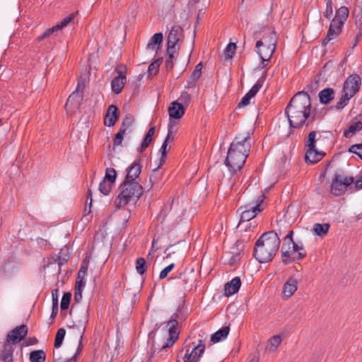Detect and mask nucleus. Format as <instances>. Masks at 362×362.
<instances>
[{
	"label": "nucleus",
	"instance_id": "052dcab7",
	"mask_svg": "<svg viewBox=\"0 0 362 362\" xmlns=\"http://www.w3.org/2000/svg\"><path fill=\"white\" fill-rule=\"evenodd\" d=\"M54 291L57 292V290L55 289V290L52 291V296H53L52 301L53 302H52V315H51L52 318H54L58 313V299L57 297L56 298L54 297Z\"/></svg>",
	"mask_w": 362,
	"mask_h": 362
},
{
	"label": "nucleus",
	"instance_id": "dca6fc26",
	"mask_svg": "<svg viewBox=\"0 0 362 362\" xmlns=\"http://www.w3.org/2000/svg\"><path fill=\"white\" fill-rule=\"evenodd\" d=\"M264 79L259 78L256 83L251 88V89L246 93L242 98L241 101L238 103V107L241 108L250 104V99L255 96L259 89L262 87Z\"/></svg>",
	"mask_w": 362,
	"mask_h": 362
},
{
	"label": "nucleus",
	"instance_id": "4c0bfd02",
	"mask_svg": "<svg viewBox=\"0 0 362 362\" xmlns=\"http://www.w3.org/2000/svg\"><path fill=\"white\" fill-rule=\"evenodd\" d=\"M281 342V338L279 335L273 336L268 341V349L269 351L274 352L277 347L280 345Z\"/></svg>",
	"mask_w": 362,
	"mask_h": 362
},
{
	"label": "nucleus",
	"instance_id": "1a4fd4ad",
	"mask_svg": "<svg viewBox=\"0 0 362 362\" xmlns=\"http://www.w3.org/2000/svg\"><path fill=\"white\" fill-rule=\"evenodd\" d=\"M291 245H292L291 251L288 247L286 248L285 244H283L281 247L282 262L285 264L302 259L307 255L303 244H298L293 242Z\"/></svg>",
	"mask_w": 362,
	"mask_h": 362
},
{
	"label": "nucleus",
	"instance_id": "5701e85b",
	"mask_svg": "<svg viewBox=\"0 0 362 362\" xmlns=\"http://www.w3.org/2000/svg\"><path fill=\"white\" fill-rule=\"evenodd\" d=\"M180 47H167L165 66L168 70L172 71L174 67V62L179 55Z\"/></svg>",
	"mask_w": 362,
	"mask_h": 362
},
{
	"label": "nucleus",
	"instance_id": "aec40b11",
	"mask_svg": "<svg viewBox=\"0 0 362 362\" xmlns=\"http://www.w3.org/2000/svg\"><path fill=\"white\" fill-rule=\"evenodd\" d=\"M118 108L115 105H110L104 118V124L109 127H113L118 119Z\"/></svg>",
	"mask_w": 362,
	"mask_h": 362
},
{
	"label": "nucleus",
	"instance_id": "4d7b16f0",
	"mask_svg": "<svg viewBox=\"0 0 362 362\" xmlns=\"http://www.w3.org/2000/svg\"><path fill=\"white\" fill-rule=\"evenodd\" d=\"M86 87V79L81 77L78 81L74 92L82 94L83 93L84 88Z\"/></svg>",
	"mask_w": 362,
	"mask_h": 362
},
{
	"label": "nucleus",
	"instance_id": "4be33fe9",
	"mask_svg": "<svg viewBox=\"0 0 362 362\" xmlns=\"http://www.w3.org/2000/svg\"><path fill=\"white\" fill-rule=\"evenodd\" d=\"M185 108L182 103L177 101H173L171 103L168 107L169 116L171 118L179 119L185 114Z\"/></svg>",
	"mask_w": 362,
	"mask_h": 362
},
{
	"label": "nucleus",
	"instance_id": "8fccbe9b",
	"mask_svg": "<svg viewBox=\"0 0 362 362\" xmlns=\"http://www.w3.org/2000/svg\"><path fill=\"white\" fill-rule=\"evenodd\" d=\"M174 279H178L181 280V281H182L181 284L182 285H187V284L191 283L192 281V279L187 276V274L186 273L185 271L179 272L177 276H176V277H175Z\"/></svg>",
	"mask_w": 362,
	"mask_h": 362
},
{
	"label": "nucleus",
	"instance_id": "f03ea898",
	"mask_svg": "<svg viewBox=\"0 0 362 362\" xmlns=\"http://www.w3.org/2000/svg\"><path fill=\"white\" fill-rule=\"evenodd\" d=\"M278 234L273 231L262 234L255 243L254 256L261 263L271 261L276 255L280 245Z\"/></svg>",
	"mask_w": 362,
	"mask_h": 362
},
{
	"label": "nucleus",
	"instance_id": "f257e3e1",
	"mask_svg": "<svg viewBox=\"0 0 362 362\" xmlns=\"http://www.w3.org/2000/svg\"><path fill=\"white\" fill-rule=\"evenodd\" d=\"M310 110L311 100L309 94L304 90L298 92L285 109L290 126L299 128L304 124L310 116Z\"/></svg>",
	"mask_w": 362,
	"mask_h": 362
},
{
	"label": "nucleus",
	"instance_id": "f8f14e48",
	"mask_svg": "<svg viewBox=\"0 0 362 362\" xmlns=\"http://www.w3.org/2000/svg\"><path fill=\"white\" fill-rule=\"evenodd\" d=\"M122 69H125V67H123L122 65L116 67L115 71L118 76L115 77L111 82L112 90L115 94L120 93L126 83V74L122 71Z\"/></svg>",
	"mask_w": 362,
	"mask_h": 362
},
{
	"label": "nucleus",
	"instance_id": "a19ab883",
	"mask_svg": "<svg viewBox=\"0 0 362 362\" xmlns=\"http://www.w3.org/2000/svg\"><path fill=\"white\" fill-rule=\"evenodd\" d=\"M76 13H72L69 16H66L60 23L55 25L56 28L58 30H62L66 25H68L76 17Z\"/></svg>",
	"mask_w": 362,
	"mask_h": 362
},
{
	"label": "nucleus",
	"instance_id": "c756f323",
	"mask_svg": "<svg viewBox=\"0 0 362 362\" xmlns=\"http://www.w3.org/2000/svg\"><path fill=\"white\" fill-rule=\"evenodd\" d=\"M16 270V267L12 259H7L1 266L2 275L5 278L11 277Z\"/></svg>",
	"mask_w": 362,
	"mask_h": 362
},
{
	"label": "nucleus",
	"instance_id": "c9c22d12",
	"mask_svg": "<svg viewBox=\"0 0 362 362\" xmlns=\"http://www.w3.org/2000/svg\"><path fill=\"white\" fill-rule=\"evenodd\" d=\"M29 358L31 362H44L46 354L43 350H35L30 352Z\"/></svg>",
	"mask_w": 362,
	"mask_h": 362
},
{
	"label": "nucleus",
	"instance_id": "20e7f679",
	"mask_svg": "<svg viewBox=\"0 0 362 362\" xmlns=\"http://www.w3.org/2000/svg\"><path fill=\"white\" fill-rule=\"evenodd\" d=\"M349 14V9L346 6H341L337 10L336 15L329 25L327 35L322 40L323 45H326L331 40L335 39L340 34Z\"/></svg>",
	"mask_w": 362,
	"mask_h": 362
},
{
	"label": "nucleus",
	"instance_id": "ea45409f",
	"mask_svg": "<svg viewBox=\"0 0 362 362\" xmlns=\"http://www.w3.org/2000/svg\"><path fill=\"white\" fill-rule=\"evenodd\" d=\"M65 334V329L60 328L57 330L54 344L55 348H59L62 346Z\"/></svg>",
	"mask_w": 362,
	"mask_h": 362
},
{
	"label": "nucleus",
	"instance_id": "9d476101",
	"mask_svg": "<svg viewBox=\"0 0 362 362\" xmlns=\"http://www.w3.org/2000/svg\"><path fill=\"white\" fill-rule=\"evenodd\" d=\"M354 182V177L335 175L331 184V193L338 197L345 192L347 187Z\"/></svg>",
	"mask_w": 362,
	"mask_h": 362
},
{
	"label": "nucleus",
	"instance_id": "7c9ffc66",
	"mask_svg": "<svg viewBox=\"0 0 362 362\" xmlns=\"http://www.w3.org/2000/svg\"><path fill=\"white\" fill-rule=\"evenodd\" d=\"M230 331V327L229 326H225L211 334V341L213 343H218L222 340H224L226 339V337L228 335Z\"/></svg>",
	"mask_w": 362,
	"mask_h": 362
},
{
	"label": "nucleus",
	"instance_id": "79ce46f5",
	"mask_svg": "<svg viewBox=\"0 0 362 362\" xmlns=\"http://www.w3.org/2000/svg\"><path fill=\"white\" fill-rule=\"evenodd\" d=\"M113 185L112 182L103 180L99 185V191L104 195H108L112 189Z\"/></svg>",
	"mask_w": 362,
	"mask_h": 362
},
{
	"label": "nucleus",
	"instance_id": "a211bd4d",
	"mask_svg": "<svg viewBox=\"0 0 362 362\" xmlns=\"http://www.w3.org/2000/svg\"><path fill=\"white\" fill-rule=\"evenodd\" d=\"M298 288L297 279L291 277L289 278L283 286L282 294L284 299H288L291 298Z\"/></svg>",
	"mask_w": 362,
	"mask_h": 362
},
{
	"label": "nucleus",
	"instance_id": "e433bc0d",
	"mask_svg": "<svg viewBox=\"0 0 362 362\" xmlns=\"http://www.w3.org/2000/svg\"><path fill=\"white\" fill-rule=\"evenodd\" d=\"M329 228L330 225L329 223H315L313 227V230L316 235L324 236L327 233Z\"/></svg>",
	"mask_w": 362,
	"mask_h": 362
},
{
	"label": "nucleus",
	"instance_id": "3c124183",
	"mask_svg": "<svg viewBox=\"0 0 362 362\" xmlns=\"http://www.w3.org/2000/svg\"><path fill=\"white\" fill-rule=\"evenodd\" d=\"M349 152L356 154L362 160V143L351 145Z\"/></svg>",
	"mask_w": 362,
	"mask_h": 362
},
{
	"label": "nucleus",
	"instance_id": "13d9d810",
	"mask_svg": "<svg viewBox=\"0 0 362 362\" xmlns=\"http://www.w3.org/2000/svg\"><path fill=\"white\" fill-rule=\"evenodd\" d=\"M175 264L173 263L169 264L168 266L165 267L159 274V279H163L165 277H167L168 274L174 269Z\"/></svg>",
	"mask_w": 362,
	"mask_h": 362
},
{
	"label": "nucleus",
	"instance_id": "412c9836",
	"mask_svg": "<svg viewBox=\"0 0 362 362\" xmlns=\"http://www.w3.org/2000/svg\"><path fill=\"white\" fill-rule=\"evenodd\" d=\"M276 48V47L272 46V44L271 43H269V45H262L261 47H259V48H256L257 52L262 60V64H264V62H269L271 59Z\"/></svg>",
	"mask_w": 362,
	"mask_h": 362
},
{
	"label": "nucleus",
	"instance_id": "338daca9",
	"mask_svg": "<svg viewBox=\"0 0 362 362\" xmlns=\"http://www.w3.org/2000/svg\"><path fill=\"white\" fill-rule=\"evenodd\" d=\"M134 122V117L131 115H126L122 120V122H124L125 124H127L129 127H132Z\"/></svg>",
	"mask_w": 362,
	"mask_h": 362
},
{
	"label": "nucleus",
	"instance_id": "423d86ee",
	"mask_svg": "<svg viewBox=\"0 0 362 362\" xmlns=\"http://www.w3.org/2000/svg\"><path fill=\"white\" fill-rule=\"evenodd\" d=\"M235 146V144H230L228 151L227 157L225 160V164L234 171L240 170L243 167L249 156L248 146L247 144L245 150L243 151L244 153L236 151L234 148Z\"/></svg>",
	"mask_w": 362,
	"mask_h": 362
},
{
	"label": "nucleus",
	"instance_id": "ddd939ff",
	"mask_svg": "<svg viewBox=\"0 0 362 362\" xmlns=\"http://www.w3.org/2000/svg\"><path fill=\"white\" fill-rule=\"evenodd\" d=\"M28 328L25 325L16 327L7 334L6 339L8 342L18 344L22 341L28 334Z\"/></svg>",
	"mask_w": 362,
	"mask_h": 362
},
{
	"label": "nucleus",
	"instance_id": "b1692460",
	"mask_svg": "<svg viewBox=\"0 0 362 362\" xmlns=\"http://www.w3.org/2000/svg\"><path fill=\"white\" fill-rule=\"evenodd\" d=\"M241 286V280L240 277L236 276L230 281L227 282L224 286L225 295L230 296L236 293Z\"/></svg>",
	"mask_w": 362,
	"mask_h": 362
},
{
	"label": "nucleus",
	"instance_id": "603ef678",
	"mask_svg": "<svg viewBox=\"0 0 362 362\" xmlns=\"http://www.w3.org/2000/svg\"><path fill=\"white\" fill-rule=\"evenodd\" d=\"M333 2L332 0H327L326 1V8L324 12V16L327 18L330 19L332 13H333Z\"/></svg>",
	"mask_w": 362,
	"mask_h": 362
},
{
	"label": "nucleus",
	"instance_id": "de8ad7c7",
	"mask_svg": "<svg viewBox=\"0 0 362 362\" xmlns=\"http://www.w3.org/2000/svg\"><path fill=\"white\" fill-rule=\"evenodd\" d=\"M162 60V58H158L149 65L148 71L150 74L156 75L158 72Z\"/></svg>",
	"mask_w": 362,
	"mask_h": 362
},
{
	"label": "nucleus",
	"instance_id": "39448f33",
	"mask_svg": "<svg viewBox=\"0 0 362 362\" xmlns=\"http://www.w3.org/2000/svg\"><path fill=\"white\" fill-rule=\"evenodd\" d=\"M264 199V194L261 192L255 199L241 206L237 211L238 213L240 214V223L252 220L258 214L262 212L264 209L263 203Z\"/></svg>",
	"mask_w": 362,
	"mask_h": 362
},
{
	"label": "nucleus",
	"instance_id": "f704fd0d",
	"mask_svg": "<svg viewBox=\"0 0 362 362\" xmlns=\"http://www.w3.org/2000/svg\"><path fill=\"white\" fill-rule=\"evenodd\" d=\"M362 129V122L358 121L350 124L348 129L344 132V136L346 138L354 135L357 132Z\"/></svg>",
	"mask_w": 362,
	"mask_h": 362
},
{
	"label": "nucleus",
	"instance_id": "393cba45",
	"mask_svg": "<svg viewBox=\"0 0 362 362\" xmlns=\"http://www.w3.org/2000/svg\"><path fill=\"white\" fill-rule=\"evenodd\" d=\"M83 95L82 94L73 92L68 98L65 104V109L69 111V107L71 109H78L83 100Z\"/></svg>",
	"mask_w": 362,
	"mask_h": 362
},
{
	"label": "nucleus",
	"instance_id": "bf43d9fd",
	"mask_svg": "<svg viewBox=\"0 0 362 362\" xmlns=\"http://www.w3.org/2000/svg\"><path fill=\"white\" fill-rule=\"evenodd\" d=\"M85 276H83V275H79L77 274V277H76V285H75V288H80V289H83V288L86 285V281H85Z\"/></svg>",
	"mask_w": 362,
	"mask_h": 362
},
{
	"label": "nucleus",
	"instance_id": "0eeeda50",
	"mask_svg": "<svg viewBox=\"0 0 362 362\" xmlns=\"http://www.w3.org/2000/svg\"><path fill=\"white\" fill-rule=\"evenodd\" d=\"M192 348L187 347L181 350L177 355V362H199L205 351V344L201 339L197 344L192 343Z\"/></svg>",
	"mask_w": 362,
	"mask_h": 362
},
{
	"label": "nucleus",
	"instance_id": "a878e982",
	"mask_svg": "<svg viewBox=\"0 0 362 362\" xmlns=\"http://www.w3.org/2000/svg\"><path fill=\"white\" fill-rule=\"evenodd\" d=\"M325 153L322 151H319L315 148H308L305 153V161L308 163L314 164L321 160L325 156Z\"/></svg>",
	"mask_w": 362,
	"mask_h": 362
},
{
	"label": "nucleus",
	"instance_id": "6e6552de",
	"mask_svg": "<svg viewBox=\"0 0 362 362\" xmlns=\"http://www.w3.org/2000/svg\"><path fill=\"white\" fill-rule=\"evenodd\" d=\"M178 318L179 314L177 313H174L170 319L168 321L167 327H168V337L166 341H163L161 344H158V347H156V346L153 345L155 349L154 352L156 349L163 350L172 346L177 340L179 337V333L177 329V326L178 325Z\"/></svg>",
	"mask_w": 362,
	"mask_h": 362
},
{
	"label": "nucleus",
	"instance_id": "2f4dec72",
	"mask_svg": "<svg viewBox=\"0 0 362 362\" xmlns=\"http://www.w3.org/2000/svg\"><path fill=\"white\" fill-rule=\"evenodd\" d=\"M170 148V147H169V148L168 149V144L164 143V142L163 143V144H162V146L160 147V151L161 152V158L160 159V164H159V165L156 168H155L153 170L152 174L150 175V180H151V182H156V180H153V178L155 177V174L157 172L158 168H159L160 166L162 165L164 163L165 158L167 156V153H168V152Z\"/></svg>",
	"mask_w": 362,
	"mask_h": 362
},
{
	"label": "nucleus",
	"instance_id": "680f3d73",
	"mask_svg": "<svg viewBox=\"0 0 362 362\" xmlns=\"http://www.w3.org/2000/svg\"><path fill=\"white\" fill-rule=\"evenodd\" d=\"M124 133L118 131L113 139V145L115 146H120L122 143Z\"/></svg>",
	"mask_w": 362,
	"mask_h": 362
},
{
	"label": "nucleus",
	"instance_id": "6ab92c4d",
	"mask_svg": "<svg viewBox=\"0 0 362 362\" xmlns=\"http://www.w3.org/2000/svg\"><path fill=\"white\" fill-rule=\"evenodd\" d=\"M354 16L355 17V25L357 33L353 44V48L356 46L362 37V9L355 8Z\"/></svg>",
	"mask_w": 362,
	"mask_h": 362
},
{
	"label": "nucleus",
	"instance_id": "c85d7f7f",
	"mask_svg": "<svg viewBox=\"0 0 362 362\" xmlns=\"http://www.w3.org/2000/svg\"><path fill=\"white\" fill-rule=\"evenodd\" d=\"M335 92L331 88L323 89L319 93L320 102L322 104L327 105L334 98Z\"/></svg>",
	"mask_w": 362,
	"mask_h": 362
},
{
	"label": "nucleus",
	"instance_id": "49530a36",
	"mask_svg": "<svg viewBox=\"0 0 362 362\" xmlns=\"http://www.w3.org/2000/svg\"><path fill=\"white\" fill-rule=\"evenodd\" d=\"M236 49V44L235 43H229L226 48L224 50V55L226 59H232L233 54H235V51Z\"/></svg>",
	"mask_w": 362,
	"mask_h": 362
},
{
	"label": "nucleus",
	"instance_id": "f3484780",
	"mask_svg": "<svg viewBox=\"0 0 362 362\" xmlns=\"http://www.w3.org/2000/svg\"><path fill=\"white\" fill-rule=\"evenodd\" d=\"M231 144L236 145L234 148L236 151L243 152L246 148V144L248 146V153L251 148V137L250 134L247 132L245 135L241 136L240 135L236 136Z\"/></svg>",
	"mask_w": 362,
	"mask_h": 362
},
{
	"label": "nucleus",
	"instance_id": "69168bd1",
	"mask_svg": "<svg viewBox=\"0 0 362 362\" xmlns=\"http://www.w3.org/2000/svg\"><path fill=\"white\" fill-rule=\"evenodd\" d=\"M63 250H61L59 252V255L57 256L56 262L58 263L59 265H62L65 263H66L69 260V257L66 256H62Z\"/></svg>",
	"mask_w": 362,
	"mask_h": 362
},
{
	"label": "nucleus",
	"instance_id": "09e8293b",
	"mask_svg": "<svg viewBox=\"0 0 362 362\" xmlns=\"http://www.w3.org/2000/svg\"><path fill=\"white\" fill-rule=\"evenodd\" d=\"M71 294L69 292H66L63 294L62 300H61V309L62 310H65L68 309L70 301H71Z\"/></svg>",
	"mask_w": 362,
	"mask_h": 362
},
{
	"label": "nucleus",
	"instance_id": "37998d69",
	"mask_svg": "<svg viewBox=\"0 0 362 362\" xmlns=\"http://www.w3.org/2000/svg\"><path fill=\"white\" fill-rule=\"evenodd\" d=\"M117 178V172L112 168H107L105 170V175L103 178L104 180L115 184Z\"/></svg>",
	"mask_w": 362,
	"mask_h": 362
},
{
	"label": "nucleus",
	"instance_id": "58836bf2",
	"mask_svg": "<svg viewBox=\"0 0 362 362\" xmlns=\"http://www.w3.org/2000/svg\"><path fill=\"white\" fill-rule=\"evenodd\" d=\"M351 98L353 97L350 96L347 93L343 92V95L335 105V109L337 110H342L349 103Z\"/></svg>",
	"mask_w": 362,
	"mask_h": 362
},
{
	"label": "nucleus",
	"instance_id": "7ed1b4c3",
	"mask_svg": "<svg viewBox=\"0 0 362 362\" xmlns=\"http://www.w3.org/2000/svg\"><path fill=\"white\" fill-rule=\"evenodd\" d=\"M119 194L115 199L116 208L120 209L127 205L132 200L137 201L142 195L143 187L139 182L124 180L118 188Z\"/></svg>",
	"mask_w": 362,
	"mask_h": 362
},
{
	"label": "nucleus",
	"instance_id": "9b49d317",
	"mask_svg": "<svg viewBox=\"0 0 362 362\" xmlns=\"http://www.w3.org/2000/svg\"><path fill=\"white\" fill-rule=\"evenodd\" d=\"M361 85V78L359 75L354 74L347 77L343 85V92L347 93L354 97L359 90Z\"/></svg>",
	"mask_w": 362,
	"mask_h": 362
},
{
	"label": "nucleus",
	"instance_id": "6e6d98bb",
	"mask_svg": "<svg viewBox=\"0 0 362 362\" xmlns=\"http://www.w3.org/2000/svg\"><path fill=\"white\" fill-rule=\"evenodd\" d=\"M56 31L59 30L56 28V26L54 25L53 27L46 30L41 35H40L37 37V40L41 41L42 40H45V38L50 37Z\"/></svg>",
	"mask_w": 362,
	"mask_h": 362
},
{
	"label": "nucleus",
	"instance_id": "473e14b6",
	"mask_svg": "<svg viewBox=\"0 0 362 362\" xmlns=\"http://www.w3.org/2000/svg\"><path fill=\"white\" fill-rule=\"evenodd\" d=\"M163 40V35L161 33H157L154 34L151 38L149 42L147 45V48L151 50L158 49L159 45L161 44Z\"/></svg>",
	"mask_w": 362,
	"mask_h": 362
},
{
	"label": "nucleus",
	"instance_id": "774afa93",
	"mask_svg": "<svg viewBox=\"0 0 362 362\" xmlns=\"http://www.w3.org/2000/svg\"><path fill=\"white\" fill-rule=\"evenodd\" d=\"M88 269V265L86 264V262H82L81 268L78 272V274L86 276L87 274Z\"/></svg>",
	"mask_w": 362,
	"mask_h": 362
},
{
	"label": "nucleus",
	"instance_id": "a18cd8bd",
	"mask_svg": "<svg viewBox=\"0 0 362 362\" xmlns=\"http://www.w3.org/2000/svg\"><path fill=\"white\" fill-rule=\"evenodd\" d=\"M316 135L317 133L315 131H311L308 136V139L305 141V146L308 148H316Z\"/></svg>",
	"mask_w": 362,
	"mask_h": 362
},
{
	"label": "nucleus",
	"instance_id": "5fc2aeb1",
	"mask_svg": "<svg viewBox=\"0 0 362 362\" xmlns=\"http://www.w3.org/2000/svg\"><path fill=\"white\" fill-rule=\"evenodd\" d=\"M202 64L199 63L196 65L193 72L191 75V78H192L193 81H197L202 74Z\"/></svg>",
	"mask_w": 362,
	"mask_h": 362
},
{
	"label": "nucleus",
	"instance_id": "72a5a7b5",
	"mask_svg": "<svg viewBox=\"0 0 362 362\" xmlns=\"http://www.w3.org/2000/svg\"><path fill=\"white\" fill-rule=\"evenodd\" d=\"M156 127H151L147 133L146 134L140 146V153L143 152L151 144L152 141V137L155 133Z\"/></svg>",
	"mask_w": 362,
	"mask_h": 362
},
{
	"label": "nucleus",
	"instance_id": "bb28decb",
	"mask_svg": "<svg viewBox=\"0 0 362 362\" xmlns=\"http://www.w3.org/2000/svg\"><path fill=\"white\" fill-rule=\"evenodd\" d=\"M16 343L8 342L6 339V341L3 346V350L1 353V360L4 362H13V345Z\"/></svg>",
	"mask_w": 362,
	"mask_h": 362
},
{
	"label": "nucleus",
	"instance_id": "c03bdc74",
	"mask_svg": "<svg viewBox=\"0 0 362 362\" xmlns=\"http://www.w3.org/2000/svg\"><path fill=\"white\" fill-rule=\"evenodd\" d=\"M136 270L138 274L143 275L146 271V262L144 258L139 257L136 261Z\"/></svg>",
	"mask_w": 362,
	"mask_h": 362
},
{
	"label": "nucleus",
	"instance_id": "0e129e2a",
	"mask_svg": "<svg viewBox=\"0 0 362 362\" xmlns=\"http://www.w3.org/2000/svg\"><path fill=\"white\" fill-rule=\"evenodd\" d=\"M293 230H289L288 234L285 236L284 238V241H285V245L287 244L288 245V249H291V244L293 243L294 241L293 240Z\"/></svg>",
	"mask_w": 362,
	"mask_h": 362
},
{
	"label": "nucleus",
	"instance_id": "e2e57ef3",
	"mask_svg": "<svg viewBox=\"0 0 362 362\" xmlns=\"http://www.w3.org/2000/svg\"><path fill=\"white\" fill-rule=\"evenodd\" d=\"M84 332H85V327H83L82 329V330H79V333H80L79 344H78V348L76 349V351L75 354L74 355V356H76V358H78V356L81 354V352L83 349V345L82 343V340H83Z\"/></svg>",
	"mask_w": 362,
	"mask_h": 362
},
{
	"label": "nucleus",
	"instance_id": "864d4df0",
	"mask_svg": "<svg viewBox=\"0 0 362 362\" xmlns=\"http://www.w3.org/2000/svg\"><path fill=\"white\" fill-rule=\"evenodd\" d=\"M179 100L180 101V103H182L183 105H185L187 106L191 102L192 96L187 92L183 91L181 93V95L179 98Z\"/></svg>",
	"mask_w": 362,
	"mask_h": 362
},
{
	"label": "nucleus",
	"instance_id": "4468645a",
	"mask_svg": "<svg viewBox=\"0 0 362 362\" xmlns=\"http://www.w3.org/2000/svg\"><path fill=\"white\" fill-rule=\"evenodd\" d=\"M183 38V30L180 25H174L168 36L167 47H179L177 46Z\"/></svg>",
	"mask_w": 362,
	"mask_h": 362
},
{
	"label": "nucleus",
	"instance_id": "2eb2a0df",
	"mask_svg": "<svg viewBox=\"0 0 362 362\" xmlns=\"http://www.w3.org/2000/svg\"><path fill=\"white\" fill-rule=\"evenodd\" d=\"M141 159L138 158L135 160L132 165L127 168V175L124 180L137 182L136 179L141 174Z\"/></svg>",
	"mask_w": 362,
	"mask_h": 362
},
{
	"label": "nucleus",
	"instance_id": "cd10ccee",
	"mask_svg": "<svg viewBox=\"0 0 362 362\" xmlns=\"http://www.w3.org/2000/svg\"><path fill=\"white\" fill-rule=\"evenodd\" d=\"M277 37L275 30H272L269 32L267 37H264L262 39L259 40L256 42V48H259L262 45H269V43L272 44V46L276 47Z\"/></svg>",
	"mask_w": 362,
	"mask_h": 362
}]
</instances>
